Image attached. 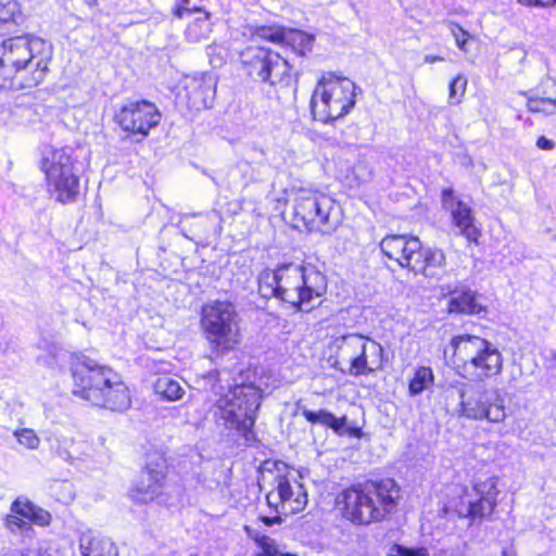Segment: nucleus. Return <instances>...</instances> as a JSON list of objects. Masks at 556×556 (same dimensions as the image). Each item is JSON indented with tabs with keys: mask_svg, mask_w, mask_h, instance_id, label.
Wrapping results in <instances>:
<instances>
[{
	"mask_svg": "<svg viewBox=\"0 0 556 556\" xmlns=\"http://www.w3.org/2000/svg\"><path fill=\"white\" fill-rule=\"evenodd\" d=\"M51 42L33 33L0 41V90L24 91L45 84L52 72Z\"/></svg>",
	"mask_w": 556,
	"mask_h": 556,
	"instance_id": "obj_1",
	"label": "nucleus"
},
{
	"mask_svg": "<svg viewBox=\"0 0 556 556\" xmlns=\"http://www.w3.org/2000/svg\"><path fill=\"white\" fill-rule=\"evenodd\" d=\"M403 492L392 478H368L355 481L334 497L341 518L358 527L383 523L401 509Z\"/></svg>",
	"mask_w": 556,
	"mask_h": 556,
	"instance_id": "obj_2",
	"label": "nucleus"
},
{
	"mask_svg": "<svg viewBox=\"0 0 556 556\" xmlns=\"http://www.w3.org/2000/svg\"><path fill=\"white\" fill-rule=\"evenodd\" d=\"M71 393L92 407L124 413L131 406L129 387L112 367L74 353L68 361Z\"/></svg>",
	"mask_w": 556,
	"mask_h": 556,
	"instance_id": "obj_3",
	"label": "nucleus"
},
{
	"mask_svg": "<svg viewBox=\"0 0 556 556\" xmlns=\"http://www.w3.org/2000/svg\"><path fill=\"white\" fill-rule=\"evenodd\" d=\"M263 397L262 388L254 382L235 383L215 401L214 416L245 445L252 446L258 442L255 425Z\"/></svg>",
	"mask_w": 556,
	"mask_h": 556,
	"instance_id": "obj_4",
	"label": "nucleus"
},
{
	"mask_svg": "<svg viewBox=\"0 0 556 556\" xmlns=\"http://www.w3.org/2000/svg\"><path fill=\"white\" fill-rule=\"evenodd\" d=\"M452 363L455 374L464 380L481 383L503 370V356L488 339L477 334H457L451 338Z\"/></svg>",
	"mask_w": 556,
	"mask_h": 556,
	"instance_id": "obj_5",
	"label": "nucleus"
},
{
	"mask_svg": "<svg viewBox=\"0 0 556 556\" xmlns=\"http://www.w3.org/2000/svg\"><path fill=\"white\" fill-rule=\"evenodd\" d=\"M380 250L401 268L428 280L438 281L447 273L444 251L425 245L417 236L387 235L380 241Z\"/></svg>",
	"mask_w": 556,
	"mask_h": 556,
	"instance_id": "obj_6",
	"label": "nucleus"
},
{
	"mask_svg": "<svg viewBox=\"0 0 556 556\" xmlns=\"http://www.w3.org/2000/svg\"><path fill=\"white\" fill-rule=\"evenodd\" d=\"M38 167L49 193L61 204L74 203L80 194L84 162L72 146L48 147L42 151Z\"/></svg>",
	"mask_w": 556,
	"mask_h": 556,
	"instance_id": "obj_7",
	"label": "nucleus"
},
{
	"mask_svg": "<svg viewBox=\"0 0 556 556\" xmlns=\"http://www.w3.org/2000/svg\"><path fill=\"white\" fill-rule=\"evenodd\" d=\"M237 67L248 80L271 87L277 97L280 91L293 92L295 89L292 65L281 53L267 46L243 47L238 52Z\"/></svg>",
	"mask_w": 556,
	"mask_h": 556,
	"instance_id": "obj_8",
	"label": "nucleus"
},
{
	"mask_svg": "<svg viewBox=\"0 0 556 556\" xmlns=\"http://www.w3.org/2000/svg\"><path fill=\"white\" fill-rule=\"evenodd\" d=\"M199 317L200 330L212 357L219 358L239 349L242 331L233 303L222 300L204 303Z\"/></svg>",
	"mask_w": 556,
	"mask_h": 556,
	"instance_id": "obj_9",
	"label": "nucleus"
},
{
	"mask_svg": "<svg viewBox=\"0 0 556 556\" xmlns=\"http://www.w3.org/2000/svg\"><path fill=\"white\" fill-rule=\"evenodd\" d=\"M368 339L350 333L334 338L324 351L329 366L343 375L353 377L369 376L379 366L371 367L367 355Z\"/></svg>",
	"mask_w": 556,
	"mask_h": 556,
	"instance_id": "obj_10",
	"label": "nucleus"
},
{
	"mask_svg": "<svg viewBox=\"0 0 556 556\" xmlns=\"http://www.w3.org/2000/svg\"><path fill=\"white\" fill-rule=\"evenodd\" d=\"M169 463L164 452L151 448L144 454V465L141 476L132 482L128 497L135 504H161L166 501V481L169 473Z\"/></svg>",
	"mask_w": 556,
	"mask_h": 556,
	"instance_id": "obj_11",
	"label": "nucleus"
},
{
	"mask_svg": "<svg viewBox=\"0 0 556 556\" xmlns=\"http://www.w3.org/2000/svg\"><path fill=\"white\" fill-rule=\"evenodd\" d=\"M324 105L326 122H333L348 115L356 104L355 83L334 73H324L315 86V96Z\"/></svg>",
	"mask_w": 556,
	"mask_h": 556,
	"instance_id": "obj_12",
	"label": "nucleus"
},
{
	"mask_svg": "<svg viewBox=\"0 0 556 556\" xmlns=\"http://www.w3.org/2000/svg\"><path fill=\"white\" fill-rule=\"evenodd\" d=\"M274 482L275 488L267 493L266 502L275 515L258 518L267 527L281 523V516L298 514L307 505V491L295 478L277 475Z\"/></svg>",
	"mask_w": 556,
	"mask_h": 556,
	"instance_id": "obj_13",
	"label": "nucleus"
},
{
	"mask_svg": "<svg viewBox=\"0 0 556 556\" xmlns=\"http://www.w3.org/2000/svg\"><path fill=\"white\" fill-rule=\"evenodd\" d=\"M162 114L155 103L140 99L123 104L113 116L125 138L141 142L159 126Z\"/></svg>",
	"mask_w": 556,
	"mask_h": 556,
	"instance_id": "obj_14",
	"label": "nucleus"
},
{
	"mask_svg": "<svg viewBox=\"0 0 556 556\" xmlns=\"http://www.w3.org/2000/svg\"><path fill=\"white\" fill-rule=\"evenodd\" d=\"M476 497L468 502L466 509H455L458 518L467 519L469 525H481L493 519L497 506V478L486 477L472 483Z\"/></svg>",
	"mask_w": 556,
	"mask_h": 556,
	"instance_id": "obj_15",
	"label": "nucleus"
},
{
	"mask_svg": "<svg viewBox=\"0 0 556 556\" xmlns=\"http://www.w3.org/2000/svg\"><path fill=\"white\" fill-rule=\"evenodd\" d=\"M457 415L469 420H486L490 424H502L507 417L505 401L498 391L490 394L483 391L477 399H464L457 407Z\"/></svg>",
	"mask_w": 556,
	"mask_h": 556,
	"instance_id": "obj_16",
	"label": "nucleus"
},
{
	"mask_svg": "<svg viewBox=\"0 0 556 556\" xmlns=\"http://www.w3.org/2000/svg\"><path fill=\"white\" fill-rule=\"evenodd\" d=\"M443 206L450 211L453 227L458 230L468 245H479L482 229L477 225L473 210L463 200L458 199L453 188L441 191Z\"/></svg>",
	"mask_w": 556,
	"mask_h": 556,
	"instance_id": "obj_17",
	"label": "nucleus"
},
{
	"mask_svg": "<svg viewBox=\"0 0 556 556\" xmlns=\"http://www.w3.org/2000/svg\"><path fill=\"white\" fill-rule=\"evenodd\" d=\"M3 521L8 530L15 532L26 530L31 526L48 527L52 521V516L27 497H17L11 503L10 513Z\"/></svg>",
	"mask_w": 556,
	"mask_h": 556,
	"instance_id": "obj_18",
	"label": "nucleus"
},
{
	"mask_svg": "<svg viewBox=\"0 0 556 556\" xmlns=\"http://www.w3.org/2000/svg\"><path fill=\"white\" fill-rule=\"evenodd\" d=\"M279 300L301 309L312 299V289L306 287L303 271L291 264L279 266Z\"/></svg>",
	"mask_w": 556,
	"mask_h": 556,
	"instance_id": "obj_19",
	"label": "nucleus"
},
{
	"mask_svg": "<svg viewBox=\"0 0 556 556\" xmlns=\"http://www.w3.org/2000/svg\"><path fill=\"white\" fill-rule=\"evenodd\" d=\"M480 294L466 285L446 287L440 300H446L445 311L448 315L476 316L486 313L488 308L480 302Z\"/></svg>",
	"mask_w": 556,
	"mask_h": 556,
	"instance_id": "obj_20",
	"label": "nucleus"
},
{
	"mask_svg": "<svg viewBox=\"0 0 556 556\" xmlns=\"http://www.w3.org/2000/svg\"><path fill=\"white\" fill-rule=\"evenodd\" d=\"M216 94V83L211 75L198 74L187 76L179 93L190 110L202 111L208 109Z\"/></svg>",
	"mask_w": 556,
	"mask_h": 556,
	"instance_id": "obj_21",
	"label": "nucleus"
},
{
	"mask_svg": "<svg viewBox=\"0 0 556 556\" xmlns=\"http://www.w3.org/2000/svg\"><path fill=\"white\" fill-rule=\"evenodd\" d=\"M526 98V108L530 113L543 116L556 114V80L546 78L533 91H522Z\"/></svg>",
	"mask_w": 556,
	"mask_h": 556,
	"instance_id": "obj_22",
	"label": "nucleus"
},
{
	"mask_svg": "<svg viewBox=\"0 0 556 556\" xmlns=\"http://www.w3.org/2000/svg\"><path fill=\"white\" fill-rule=\"evenodd\" d=\"M249 38L260 40L279 47H286L290 43L292 36L298 31L276 23L263 25H247Z\"/></svg>",
	"mask_w": 556,
	"mask_h": 556,
	"instance_id": "obj_23",
	"label": "nucleus"
},
{
	"mask_svg": "<svg viewBox=\"0 0 556 556\" xmlns=\"http://www.w3.org/2000/svg\"><path fill=\"white\" fill-rule=\"evenodd\" d=\"M25 15L18 9L15 0H0V36H15L23 33L21 27Z\"/></svg>",
	"mask_w": 556,
	"mask_h": 556,
	"instance_id": "obj_24",
	"label": "nucleus"
},
{
	"mask_svg": "<svg viewBox=\"0 0 556 556\" xmlns=\"http://www.w3.org/2000/svg\"><path fill=\"white\" fill-rule=\"evenodd\" d=\"M153 388L155 394L167 402L179 401L185 395V390L180 383L168 376L159 377L155 380Z\"/></svg>",
	"mask_w": 556,
	"mask_h": 556,
	"instance_id": "obj_25",
	"label": "nucleus"
},
{
	"mask_svg": "<svg viewBox=\"0 0 556 556\" xmlns=\"http://www.w3.org/2000/svg\"><path fill=\"white\" fill-rule=\"evenodd\" d=\"M279 267L277 269H263L257 279V290L263 298L279 299Z\"/></svg>",
	"mask_w": 556,
	"mask_h": 556,
	"instance_id": "obj_26",
	"label": "nucleus"
},
{
	"mask_svg": "<svg viewBox=\"0 0 556 556\" xmlns=\"http://www.w3.org/2000/svg\"><path fill=\"white\" fill-rule=\"evenodd\" d=\"M434 383V374L430 366H418L408 380V394L416 396Z\"/></svg>",
	"mask_w": 556,
	"mask_h": 556,
	"instance_id": "obj_27",
	"label": "nucleus"
},
{
	"mask_svg": "<svg viewBox=\"0 0 556 556\" xmlns=\"http://www.w3.org/2000/svg\"><path fill=\"white\" fill-rule=\"evenodd\" d=\"M315 422H319L334 433L342 435L346 432L358 434L359 429H348L346 417H336L332 413L326 410L315 412Z\"/></svg>",
	"mask_w": 556,
	"mask_h": 556,
	"instance_id": "obj_28",
	"label": "nucleus"
},
{
	"mask_svg": "<svg viewBox=\"0 0 556 556\" xmlns=\"http://www.w3.org/2000/svg\"><path fill=\"white\" fill-rule=\"evenodd\" d=\"M244 531L256 545L253 556H278L279 546L275 539L266 534L254 533L248 526L244 527Z\"/></svg>",
	"mask_w": 556,
	"mask_h": 556,
	"instance_id": "obj_29",
	"label": "nucleus"
},
{
	"mask_svg": "<svg viewBox=\"0 0 556 556\" xmlns=\"http://www.w3.org/2000/svg\"><path fill=\"white\" fill-rule=\"evenodd\" d=\"M211 13L205 12V16L195 18L186 29V36L190 41L198 42L203 38H206L211 31Z\"/></svg>",
	"mask_w": 556,
	"mask_h": 556,
	"instance_id": "obj_30",
	"label": "nucleus"
},
{
	"mask_svg": "<svg viewBox=\"0 0 556 556\" xmlns=\"http://www.w3.org/2000/svg\"><path fill=\"white\" fill-rule=\"evenodd\" d=\"M467 78L458 74L448 84V103L451 105L459 104L466 93Z\"/></svg>",
	"mask_w": 556,
	"mask_h": 556,
	"instance_id": "obj_31",
	"label": "nucleus"
},
{
	"mask_svg": "<svg viewBox=\"0 0 556 556\" xmlns=\"http://www.w3.org/2000/svg\"><path fill=\"white\" fill-rule=\"evenodd\" d=\"M451 33L455 38L456 46L463 52H467V43L473 38L462 25L458 23H451L450 25Z\"/></svg>",
	"mask_w": 556,
	"mask_h": 556,
	"instance_id": "obj_32",
	"label": "nucleus"
},
{
	"mask_svg": "<svg viewBox=\"0 0 556 556\" xmlns=\"http://www.w3.org/2000/svg\"><path fill=\"white\" fill-rule=\"evenodd\" d=\"M15 437L18 443L26 448L35 450L39 445V438L34 430L24 428L15 431Z\"/></svg>",
	"mask_w": 556,
	"mask_h": 556,
	"instance_id": "obj_33",
	"label": "nucleus"
},
{
	"mask_svg": "<svg viewBox=\"0 0 556 556\" xmlns=\"http://www.w3.org/2000/svg\"><path fill=\"white\" fill-rule=\"evenodd\" d=\"M392 549L396 554L388 556H430L426 547H406L400 544H394Z\"/></svg>",
	"mask_w": 556,
	"mask_h": 556,
	"instance_id": "obj_34",
	"label": "nucleus"
},
{
	"mask_svg": "<svg viewBox=\"0 0 556 556\" xmlns=\"http://www.w3.org/2000/svg\"><path fill=\"white\" fill-rule=\"evenodd\" d=\"M519 4L529 8L551 9L556 7V0H516Z\"/></svg>",
	"mask_w": 556,
	"mask_h": 556,
	"instance_id": "obj_35",
	"label": "nucleus"
},
{
	"mask_svg": "<svg viewBox=\"0 0 556 556\" xmlns=\"http://www.w3.org/2000/svg\"><path fill=\"white\" fill-rule=\"evenodd\" d=\"M535 146L540 150L552 151L555 149L556 143L554 140L542 135L536 138Z\"/></svg>",
	"mask_w": 556,
	"mask_h": 556,
	"instance_id": "obj_36",
	"label": "nucleus"
},
{
	"mask_svg": "<svg viewBox=\"0 0 556 556\" xmlns=\"http://www.w3.org/2000/svg\"><path fill=\"white\" fill-rule=\"evenodd\" d=\"M315 216L319 218V223L321 225L332 224L330 220V213H323L320 200L315 202Z\"/></svg>",
	"mask_w": 556,
	"mask_h": 556,
	"instance_id": "obj_37",
	"label": "nucleus"
},
{
	"mask_svg": "<svg viewBox=\"0 0 556 556\" xmlns=\"http://www.w3.org/2000/svg\"><path fill=\"white\" fill-rule=\"evenodd\" d=\"M188 13V7L176 3L172 9V14L176 18H182Z\"/></svg>",
	"mask_w": 556,
	"mask_h": 556,
	"instance_id": "obj_38",
	"label": "nucleus"
},
{
	"mask_svg": "<svg viewBox=\"0 0 556 556\" xmlns=\"http://www.w3.org/2000/svg\"><path fill=\"white\" fill-rule=\"evenodd\" d=\"M443 60H444V58L440 56V55H432V54L425 55L426 63H435V62H441Z\"/></svg>",
	"mask_w": 556,
	"mask_h": 556,
	"instance_id": "obj_39",
	"label": "nucleus"
},
{
	"mask_svg": "<svg viewBox=\"0 0 556 556\" xmlns=\"http://www.w3.org/2000/svg\"><path fill=\"white\" fill-rule=\"evenodd\" d=\"M219 376H220L219 371L217 369H214V370L208 371L205 375V378H210L215 382H219V380H220Z\"/></svg>",
	"mask_w": 556,
	"mask_h": 556,
	"instance_id": "obj_40",
	"label": "nucleus"
},
{
	"mask_svg": "<svg viewBox=\"0 0 556 556\" xmlns=\"http://www.w3.org/2000/svg\"><path fill=\"white\" fill-rule=\"evenodd\" d=\"M326 292V285L323 287H315V298L321 296Z\"/></svg>",
	"mask_w": 556,
	"mask_h": 556,
	"instance_id": "obj_41",
	"label": "nucleus"
},
{
	"mask_svg": "<svg viewBox=\"0 0 556 556\" xmlns=\"http://www.w3.org/2000/svg\"><path fill=\"white\" fill-rule=\"evenodd\" d=\"M193 12H202L205 15V12H207V11L203 7L188 8V13H193Z\"/></svg>",
	"mask_w": 556,
	"mask_h": 556,
	"instance_id": "obj_42",
	"label": "nucleus"
},
{
	"mask_svg": "<svg viewBox=\"0 0 556 556\" xmlns=\"http://www.w3.org/2000/svg\"><path fill=\"white\" fill-rule=\"evenodd\" d=\"M371 345L378 351L379 355L382 356L383 350L381 345L377 342H371Z\"/></svg>",
	"mask_w": 556,
	"mask_h": 556,
	"instance_id": "obj_43",
	"label": "nucleus"
},
{
	"mask_svg": "<svg viewBox=\"0 0 556 556\" xmlns=\"http://www.w3.org/2000/svg\"><path fill=\"white\" fill-rule=\"evenodd\" d=\"M84 2L88 5V7H97L99 4V0H84Z\"/></svg>",
	"mask_w": 556,
	"mask_h": 556,
	"instance_id": "obj_44",
	"label": "nucleus"
},
{
	"mask_svg": "<svg viewBox=\"0 0 556 556\" xmlns=\"http://www.w3.org/2000/svg\"><path fill=\"white\" fill-rule=\"evenodd\" d=\"M304 415L308 421H313V410H306Z\"/></svg>",
	"mask_w": 556,
	"mask_h": 556,
	"instance_id": "obj_45",
	"label": "nucleus"
},
{
	"mask_svg": "<svg viewBox=\"0 0 556 556\" xmlns=\"http://www.w3.org/2000/svg\"><path fill=\"white\" fill-rule=\"evenodd\" d=\"M278 556H298V555L293 554V553H289V552H286V553H280L279 552Z\"/></svg>",
	"mask_w": 556,
	"mask_h": 556,
	"instance_id": "obj_46",
	"label": "nucleus"
},
{
	"mask_svg": "<svg viewBox=\"0 0 556 556\" xmlns=\"http://www.w3.org/2000/svg\"><path fill=\"white\" fill-rule=\"evenodd\" d=\"M190 2V0H178L179 4L186 5Z\"/></svg>",
	"mask_w": 556,
	"mask_h": 556,
	"instance_id": "obj_47",
	"label": "nucleus"
},
{
	"mask_svg": "<svg viewBox=\"0 0 556 556\" xmlns=\"http://www.w3.org/2000/svg\"><path fill=\"white\" fill-rule=\"evenodd\" d=\"M189 556H199V555H197V554H192V555H189Z\"/></svg>",
	"mask_w": 556,
	"mask_h": 556,
	"instance_id": "obj_48",
	"label": "nucleus"
}]
</instances>
